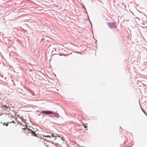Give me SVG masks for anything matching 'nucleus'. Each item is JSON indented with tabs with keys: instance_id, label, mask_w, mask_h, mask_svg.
<instances>
[{
	"instance_id": "nucleus-1",
	"label": "nucleus",
	"mask_w": 147,
	"mask_h": 147,
	"mask_svg": "<svg viewBox=\"0 0 147 147\" xmlns=\"http://www.w3.org/2000/svg\"><path fill=\"white\" fill-rule=\"evenodd\" d=\"M108 25L111 29L117 27L116 24L113 22H109L108 24Z\"/></svg>"
},
{
	"instance_id": "nucleus-2",
	"label": "nucleus",
	"mask_w": 147,
	"mask_h": 147,
	"mask_svg": "<svg viewBox=\"0 0 147 147\" xmlns=\"http://www.w3.org/2000/svg\"><path fill=\"white\" fill-rule=\"evenodd\" d=\"M41 113L42 114L47 115H50L53 113V112L52 111H41Z\"/></svg>"
},
{
	"instance_id": "nucleus-3",
	"label": "nucleus",
	"mask_w": 147,
	"mask_h": 147,
	"mask_svg": "<svg viewBox=\"0 0 147 147\" xmlns=\"http://www.w3.org/2000/svg\"><path fill=\"white\" fill-rule=\"evenodd\" d=\"M53 114H54V116L55 117H57V118H58L59 117V114L57 113H53Z\"/></svg>"
},
{
	"instance_id": "nucleus-4",
	"label": "nucleus",
	"mask_w": 147,
	"mask_h": 147,
	"mask_svg": "<svg viewBox=\"0 0 147 147\" xmlns=\"http://www.w3.org/2000/svg\"><path fill=\"white\" fill-rule=\"evenodd\" d=\"M3 107L4 108V109H5L6 110H7L8 109H9V110H10L9 108H8L7 106H6L5 105Z\"/></svg>"
},
{
	"instance_id": "nucleus-5",
	"label": "nucleus",
	"mask_w": 147,
	"mask_h": 147,
	"mask_svg": "<svg viewBox=\"0 0 147 147\" xmlns=\"http://www.w3.org/2000/svg\"><path fill=\"white\" fill-rule=\"evenodd\" d=\"M32 133L33 134H34V136H37L36 134H35V133H34V131H32Z\"/></svg>"
},
{
	"instance_id": "nucleus-6",
	"label": "nucleus",
	"mask_w": 147,
	"mask_h": 147,
	"mask_svg": "<svg viewBox=\"0 0 147 147\" xmlns=\"http://www.w3.org/2000/svg\"><path fill=\"white\" fill-rule=\"evenodd\" d=\"M83 125L84 126V128H86L87 127V126L86 125H85L84 124H83Z\"/></svg>"
},
{
	"instance_id": "nucleus-7",
	"label": "nucleus",
	"mask_w": 147,
	"mask_h": 147,
	"mask_svg": "<svg viewBox=\"0 0 147 147\" xmlns=\"http://www.w3.org/2000/svg\"><path fill=\"white\" fill-rule=\"evenodd\" d=\"M31 92V93L32 94L33 96H34V92Z\"/></svg>"
},
{
	"instance_id": "nucleus-8",
	"label": "nucleus",
	"mask_w": 147,
	"mask_h": 147,
	"mask_svg": "<svg viewBox=\"0 0 147 147\" xmlns=\"http://www.w3.org/2000/svg\"><path fill=\"white\" fill-rule=\"evenodd\" d=\"M15 123V122H14V121H12L11 122H9V123Z\"/></svg>"
},
{
	"instance_id": "nucleus-9",
	"label": "nucleus",
	"mask_w": 147,
	"mask_h": 147,
	"mask_svg": "<svg viewBox=\"0 0 147 147\" xmlns=\"http://www.w3.org/2000/svg\"><path fill=\"white\" fill-rule=\"evenodd\" d=\"M9 122H8L7 123H6L5 125H6V126H7L8 125V123H9Z\"/></svg>"
},
{
	"instance_id": "nucleus-10",
	"label": "nucleus",
	"mask_w": 147,
	"mask_h": 147,
	"mask_svg": "<svg viewBox=\"0 0 147 147\" xmlns=\"http://www.w3.org/2000/svg\"><path fill=\"white\" fill-rule=\"evenodd\" d=\"M46 137H50V136L49 135H47L45 136Z\"/></svg>"
},
{
	"instance_id": "nucleus-11",
	"label": "nucleus",
	"mask_w": 147,
	"mask_h": 147,
	"mask_svg": "<svg viewBox=\"0 0 147 147\" xmlns=\"http://www.w3.org/2000/svg\"><path fill=\"white\" fill-rule=\"evenodd\" d=\"M6 123H5V122H4V123H3V125H5Z\"/></svg>"
},
{
	"instance_id": "nucleus-12",
	"label": "nucleus",
	"mask_w": 147,
	"mask_h": 147,
	"mask_svg": "<svg viewBox=\"0 0 147 147\" xmlns=\"http://www.w3.org/2000/svg\"><path fill=\"white\" fill-rule=\"evenodd\" d=\"M61 139L63 140L64 141V140H63V138H61Z\"/></svg>"
},
{
	"instance_id": "nucleus-13",
	"label": "nucleus",
	"mask_w": 147,
	"mask_h": 147,
	"mask_svg": "<svg viewBox=\"0 0 147 147\" xmlns=\"http://www.w3.org/2000/svg\"><path fill=\"white\" fill-rule=\"evenodd\" d=\"M51 136H53V134H51Z\"/></svg>"
}]
</instances>
